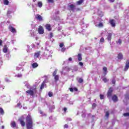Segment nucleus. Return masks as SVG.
<instances>
[{
  "label": "nucleus",
  "mask_w": 129,
  "mask_h": 129,
  "mask_svg": "<svg viewBox=\"0 0 129 129\" xmlns=\"http://www.w3.org/2000/svg\"><path fill=\"white\" fill-rule=\"evenodd\" d=\"M38 7H39V8H42V7H43V3H42V2H38Z\"/></svg>",
  "instance_id": "28"
},
{
  "label": "nucleus",
  "mask_w": 129,
  "mask_h": 129,
  "mask_svg": "<svg viewBox=\"0 0 129 129\" xmlns=\"http://www.w3.org/2000/svg\"><path fill=\"white\" fill-rule=\"evenodd\" d=\"M82 117H85L86 116V110H84L82 112Z\"/></svg>",
  "instance_id": "25"
},
{
  "label": "nucleus",
  "mask_w": 129,
  "mask_h": 129,
  "mask_svg": "<svg viewBox=\"0 0 129 129\" xmlns=\"http://www.w3.org/2000/svg\"><path fill=\"white\" fill-rule=\"evenodd\" d=\"M4 4L6 6H9V2L8 0H3Z\"/></svg>",
  "instance_id": "27"
},
{
  "label": "nucleus",
  "mask_w": 129,
  "mask_h": 129,
  "mask_svg": "<svg viewBox=\"0 0 129 129\" xmlns=\"http://www.w3.org/2000/svg\"><path fill=\"white\" fill-rule=\"evenodd\" d=\"M0 113L2 115L5 114V111H4V109L2 108H0Z\"/></svg>",
  "instance_id": "32"
},
{
  "label": "nucleus",
  "mask_w": 129,
  "mask_h": 129,
  "mask_svg": "<svg viewBox=\"0 0 129 129\" xmlns=\"http://www.w3.org/2000/svg\"><path fill=\"white\" fill-rule=\"evenodd\" d=\"M45 28L48 31H51V25L49 24L45 25Z\"/></svg>",
  "instance_id": "16"
},
{
  "label": "nucleus",
  "mask_w": 129,
  "mask_h": 129,
  "mask_svg": "<svg viewBox=\"0 0 129 129\" xmlns=\"http://www.w3.org/2000/svg\"><path fill=\"white\" fill-rule=\"evenodd\" d=\"M67 120L68 121H71V120H72V119H71V118H67Z\"/></svg>",
  "instance_id": "55"
},
{
  "label": "nucleus",
  "mask_w": 129,
  "mask_h": 129,
  "mask_svg": "<svg viewBox=\"0 0 129 129\" xmlns=\"http://www.w3.org/2000/svg\"><path fill=\"white\" fill-rule=\"evenodd\" d=\"M117 44H119V45H120V44H121V40L120 39H118L117 41H116Z\"/></svg>",
  "instance_id": "39"
},
{
  "label": "nucleus",
  "mask_w": 129,
  "mask_h": 129,
  "mask_svg": "<svg viewBox=\"0 0 129 129\" xmlns=\"http://www.w3.org/2000/svg\"><path fill=\"white\" fill-rule=\"evenodd\" d=\"M104 42V38L103 37H101L100 39V43H101V44H103Z\"/></svg>",
  "instance_id": "33"
},
{
  "label": "nucleus",
  "mask_w": 129,
  "mask_h": 129,
  "mask_svg": "<svg viewBox=\"0 0 129 129\" xmlns=\"http://www.w3.org/2000/svg\"><path fill=\"white\" fill-rule=\"evenodd\" d=\"M64 46V43H61L59 44V47L60 48H62V47Z\"/></svg>",
  "instance_id": "47"
},
{
  "label": "nucleus",
  "mask_w": 129,
  "mask_h": 129,
  "mask_svg": "<svg viewBox=\"0 0 129 129\" xmlns=\"http://www.w3.org/2000/svg\"><path fill=\"white\" fill-rule=\"evenodd\" d=\"M112 99L113 100V101L114 102H116L117 101V96H116V95H114L112 97Z\"/></svg>",
  "instance_id": "13"
},
{
  "label": "nucleus",
  "mask_w": 129,
  "mask_h": 129,
  "mask_svg": "<svg viewBox=\"0 0 129 129\" xmlns=\"http://www.w3.org/2000/svg\"><path fill=\"white\" fill-rule=\"evenodd\" d=\"M66 50V48H65V47H63V48H61V51L62 52H65Z\"/></svg>",
  "instance_id": "49"
},
{
  "label": "nucleus",
  "mask_w": 129,
  "mask_h": 129,
  "mask_svg": "<svg viewBox=\"0 0 129 129\" xmlns=\"http://www.w3.org/2000/svg\"><path fill=\"white\" fill-rule=\"evenodd\" d=\"M48 96H49V97H52L53 96V93H52L51 92H48Z\"/></svg>",
  "instance_id": "37"
},
{
  "label": "nucleus",
  "mask_w": 129,
  "mask_h": 129,
  "mask_svg": "<svg viewBox=\"0 0 129 129\" xmlns=\"http://www.w3.org/2000/svg\"><path fill=\"white\" fill-rule=\"evenodd\" d=\"M6 57L7 58H11V55H10V53L6 54Z\"/></svg>",
  "instance_id": "48"
},
{
  "label": "nucleus",
  "mask_w": 129,
  "mask_h": 129,
  "mask_svg": "<svg viewBox=\"0 0 129 129\" xmlns=\"http://www.w3.org/2000/svg\"><path fill=\"white\" fill-rule=\"evenodd\" d=\"M112 37V33H108L107 35L108 41H111Z\"/></svg>",
  "instance_id": "15"
},
{
  "label": "nucleus",
  "mask_w": 129,
  "mask_h": 129,
  "mask_svg": "<svg viewBox=\"0 0 129 129\" xmlns=\"http://www.w3.org/2000/svg\"><path fill=\"white\" fill-rule=\"evenodd\" d=\"M27 49L26 50L27 53H30V46H29L28 45H27Z\"/></svg>",
  "instance_id": "36"
},
{
  "label": "nucleus",
  "mask_w": 129,
  "mask_h": 129,
  "mask_svg": "<svg viewBox=\"0 0 129 129\" xmlns=\"http://www.w3.org/2000/svg\"><path fill=\"white\" fill-rule=\"evenodd\" d=\"M19 120L22 126H25V125H26V122H25V121L24 120V117L20 118Z\"/></svg>",
  "instance_id": "7"
},
{
  "label": "nucleus",
  "mask_w": 129,
  "mask_h": 129,
  "mask_svg": "<svg viewBox=\"0 0 129 129\" xmlns=\"http://www.w3.org/2000/svg\"><path fill=\"white\" fill-rule=\"evenodd\" d=\"M112 91H113V90L112 89V88H110L109 89L108 91L107 97H108V98H109V99H110V98H111V95L112 94Z\"/></svg>",
  "instance_id": "4"
},
{
  "label": "nucleus",
  "mask_w": 129,
  "mask_h": 129,
  "mask_svg": "<svg viewBox=\"0 0 129 129\" xmlns=\"http://www.w3.org/2000/svg\"><path fill=\"white\" fill-rule=\"evenodd\" d=\"M28 94H30L31 96H34L37 93V90L36 89H30L26 92Z\"/></svg>",
  "instance_id": "3"
},
{
  "label": "nucleus",
  "mask_w": 129,
  "mask_h": 129,
  "mask_svg": "<svg viewBox=\"0 0 129 129\" xmlns=\"http://www.w3.org/2000/svg\"><path fill=\"white\" fill-rule=\"evenodd\" d=\"M9 29L12 33H17V31L16 30V29H15V28H14L13 26H10L9 27Z\"/></svg>",
  "instance_id": "10"
},
{
  "label": "nucleus",
  "mask_w": 129,
  "mask_h": 129,
  "mask_svg": "<svg viewBox=\"0 0 129 129\" xmlns=\"http://www.w3.org/2000/svg\"><path fill=\"white\" fill-rule=\"evenodd\" d=\"M98 27H99V28H102L103 27V24L102 23H99Z\"/></svg>",
  "instance_id": "35"
},
{
  "label": "nucleus",
  "mask_w": 129,
  "mask_h": 129,
  "mask_svg": "<svg viewBox=\"0 0 129 129\" xmlns=\"http://www.w3.org/2000/svg\"><path fill=\"white\" fill-rule=\"evenodd\" d=\"M118 59L120 60H122L123 58V55H122V53H119L117 56Z\"/></svg>",
  "instance_id": "18"
},
{
  "label": "nucleus",
  "mask_w": 129,
  "mask_h": 129,
  "mask_svg": "<svg viewBox=\"0 0 129 129\" xmlns=\"http://www.w3.org/2000/svg\"><path fill=\"white\" fill-rule=\"evenodd\" d=\"M57 70H55L54 72L53 73V76H55L56 74H57Z\"/></svg>",
  "instance_id": "42"
},
{
  "label": "nucleus",
  "mask_w": 129,
  "mask_h": 129,
  "mask_svg": "<svg viewBox=\"0 0 129 129\" xmlns=\"http://www.w3.org/2000/svg\"><path fill=\"white\" fill-rule=\"evenodd\" d=\"M3 45V41L0 39V46H2Z\"/></svg>",
  "instance_id": "60"
},
{
  "label": "nucleus",
  "mask_w": 129,
  "mask_h": 129,
  "mask_svg": "<svg viewBox=\"0 0 129 129\" xmlns=\"http://www.w3.org/2000/svg\"><path fill=\"white\" fill-rule=\"evenodd\" d=\"M103 71H104V74L105 76L107 74V68L105 67L103 68Z\"/></svg>",
  "instance_id": "17"
},
{
  "label": "nucleus",
  "mask_w": 129,
  "mask_h": 129,
  "mask_svg": "<svg viewBox=\"0 0 129 129\" xmlns=\"http://www.w3.org/2000/svg\"><path fill=\"white\" fill-rule=\"evenodd\" d=\"M16 70H21V68H20L19 67H16Z\"/></svg>",
  "instance_id": "61"
},
{
  "label": "nucleus",
  "mask_w": 129,
  "mask_h": 129,
  "mask_svg": "<svg viewBox=\"0 0 129 129\" xmlns=\"http://www.w3.org/2000/svg\"><path fill=\"white\" fill-rule=\"evenodd\" d=\"M105 116L107 117V118H108V116H109V112L108 111L106 112Z\"/></svg>",
  "instance_id": "34"
},
{
  "label": "nucleus",
  "mask_w": 129,
  "mask_h": 129,
  "mask_svg": "<svg viewBox=\"0 0 129 129\" xmlns=\"http://www.w3.org/2000/svg\"><path fill=\"white\" fill-rule=\"evenodd\" d=\"M33 68H37L38 67V63L34 62L32 64Z\"/></svg>",
  "instance_id": "26"
},
{
  "label": "nucleus",
  "mask_w": 129,
  "mask_h": 129,
  "mask_svg": "<svg viewBox=\"0 0 129 129\" xmlns=\"http://www.w3.org/2000/svg\"><path fill=\"white\" fill-rule=\"evenodd\" d=\"M12 13V11H8L7 12V16L8 17H10V15H11V14Z\"/></svg>",
  "instance_id": "38"
},
{
  "label": "nucleus",
  "mask_w": 129,
  "mask_h": 129,
  "mask_svg": "<svg viewBox=\"0 0 129 129\" xmlns=\"http://www.w3.org/2000/svg\"><path fill=\"white\" fill-rule=\"evenodd\" d=\"M112 84H115V80L113 79V80H112Z\"/></svg>",
  "instance_id": "52"
},
{
  "label": "nucleus",
  "mask_w": 129,
  "mask_h": 129,
  "mask_svg": "<svg viewBox=\"0 0 129 129\" xmlns=\"http://www.w3.org/2000/svg\"><path fill=\"white\" fill-rule=\"evenodd\" d=\"M84 2V0H80L76 2L77 6H80V5H82V3Z\"/></svg>",
  "instance_id": "21"
},
{
  "label": "nucleus",
  "mask_w": 129,
  "mask_h": 129,
  "mask_svg": "<svg viewBox=\"0 0 129 129\" xmlns=\"http://www.w3.org/2000/svg\"><path fill=\"white\" fill-rule=\"evenodd\" d=\"M68 61H70V62H71V61H72V57H70L68 59Z\"/></svg>",
  "instance_id": "63"
},
{
  "label": "nucleus",
  "mask_w": 129,
  "mask_h": 129,
  "mask_svg": "<svg viewBox=\"0 0 129 129\" xmlns=\"http://www.w3.org/2000/svg\"><path fill=\"white\" fill-rule=\"evenodd\" d=\"M69 103H70V104H73V101H70Z\"/></svg>",
  "instance_id": "64"
},
{
  "label": "nucleus",
  "mask_w": 129,
  "mask_h": 129,
  "mask_svg": "<svg viewBox=\"0 0 129 129\" xmlns=\"http://www.w3.org/2000/svg\"><path fill=\"white\" fill-rule=\"evenodd\" d=\"M103 81L105 83H106V82H108V81H109V80L106 79V78H104L102 79Z\"/></svg>",
  "instance_id": "31"
},
{
  "label": "nucleus",
  "mask_w": 129,
  "mask_h": 129,
  "mask_svg": "<svg viewBox=\"0 0 129 129\" xmlns=\"http://www.w3.org/2000/svg\"><path fill=\"white\" fill-rule=\"evenodd\" d=\"M3 60H2V59L0 58V66H2V65H3Z\"/></svg>",
  "instance_id": "53"
},
{
  "label": "nucleus",
  "mask_w": 129,
  "mask_h": 129,
  "mask_svg": "<svg viewBox=\"0 0 129 129\" xmlns=\"http://www.w3.org/2000/svg\"><path fill=\"white\" fill-rule=\"evenodd\" d=\"M8 50H9V48H8V46H7V45H5L3 48V52L4 53H7V52H8Z\"/></svg>",
  "instance_id": "20"
},
{
  "label": "nucleus",
  "mask_w": 129,
  "mask_h": 129,
  "mask_svg": "<svg viewBox=\"0 0 129 129\" xmlns=\"http://www.w3.org/2000/svg\"><path fill=\"white\" fill-rule=\"evenodd\" d=\"M40 54H41V51H39L37 52H35L34 54V57L36 58H39L40 56Z\"/></svg>",
  "instance_id": "14"
},
{
  "label": "nucleus",
  "mask_w": 129,
  "mask_h": 129,
  "mask_svg": "<svg viewBox=\"0 0 129 129\" xmlns=\"http://www.w3.org/2000/svg\"><path fill=\"white\" fill-rule=\"evenodd\" d=\"M79 65H80V66H83V63L82 62H80Z\"/></svg>",
  "instance_id": "59"
},
{
  "label": "nucleus",
  "mask_w": 129,
  "mask_h": 129,
  "mask_svg": "<svg viewBox=\"0 0 129 129\" xmlns=\"http://www.w3.org/2000/svg\"><path fill=\"white\" fill-rule=\"evenodd\" d=\"M78 61H81L82 60V55L81 53L78 54Z\"/></svg>",
  "instance_id": "22"
},
{
  "label": "nucleus",
  "mask_w": 129,
  "mask_h": 129,
  "mask_svg": "<svg viewBox=\"0 0 129 129\" xmlns=\"http://www.w3.org/2000/svg\"><path fill=\"white\" fill-rule=\"evenodd\" d=\"M79 83H82L83 82V79L80 78L78 80Z\"/></svg>",
  "instance_id": "40"
},
{
  "label": "nucleus",
  "mask_w": 129,
  "mask_h": 129,
  "mask_svg": "<svg viewBox=\"0 0 129 129\" xmlns=\"http://www.w3.org/2000/svg\"><path fill=\"white\" fill-rule=\"evenodd\" d=\"M92 106H93V107L94 108V107H95L96 106V104L93 103V104H92Z\"/></svg>",
  "instance_id": "58"
},
{
  "label": "nucleus",
  "mask_w": 129,
  "mask_h": 129,
  "mask_svg": "<svg viewBox=\"0 0 129 129\" xmlns=\"http://www.w3.org/2000/svg\"><path fill=\"white\" fill-rule=\"evenodd\" d=\"M54 77L55 81H58V80H59V76L56 75L54 76Z\"/></svg>",
  "instance_id": "30"
},
{
  "label": "nucleus",
  "mask_w": 129,
  "mask_h": 129,
  "mask_svg": "<svg viewBox=\"0 0 129 129\" xmlns=\"http://www.w3.org/2000/svg\"><path fill=\"white\" fill-rule=\"evenodd\" d=\"M68 127H69L68 124H66L64 125V128H68Z\"/></svg>",
  "instance_id": "50"
},
{
  "label": "nucleus",
  "mask_w": 129,
  "mask_h": 129,
  "mask_svg": "<svg viewBox=\"0 0 129 129\" xmlns=\"http://www.w3.org/2000/svg\"><path fill=\"white\" fill-rule=\"evenodd\" d=\"M24 84H25V86H26V87H27L28 89H32V87H31V85H30V84L28 83V82H24Z\"/></svg>",
  "instance_id": "12"
},
{
  "label": "nucleus",
  "mask_w": 129,
  "mask_h": 129,
  "mask_svg": "<svg viewBox=\"0 0 129 129\" xmlns=\"http://www.w3.org/2000/svg\"><path fill=\"white\" fill-rule=\"evenodd\" d=\"M52 50L50 51L49 52V55H47L48 57H49V56H50V55H51V54H52Z\"/></svg>",
  "instance_id": "57"
},
{
  "label": "nucleus",
  "mask_w": 129,
  "mask_h": 129,
  "mask_svg": "<svg viewBox=\"0 0 129 129\" xmlns=\"http://www.w3.org/2000/svg\"><path fill=\"white\" fill-rule=\"evenodd\" d=\"M68 9L69 11H72V12H77V11L80 10L79 8H77L75 5L71 4H68Z\"/></svg>",
  "instance_id": "2"
},
{
  "label": "nucleus",
  "mask_w": 129,
  "mask_h": 129,
  "mask_svg": "<svg viewBox=\"0 0 129 129\" xmlns=\"http://www.w3.org/2000/svg\"><path fill=\"white\" fill-rule=\"evenodd\" d=\"M11 124L12 127H16V126L17 125V124H16V122H15V121L11 122Z\"/></svg>",
  "instance_id": "24"
},
{
  "label": "nucleus",
  "mask_w": 129,
  "mask_h": 129,
  "mask_svg": "<svg viewBox=\"0 0 129 129\" xmlns=\"http://www.w3.org/2000/svg\"><path fill=\"white\" fill-rule=\"evenodd\" d=\"M50 36V38H52V37H53V33H52V32H51L50 33V35H49Z\"/></svg>",
  "instance_id": "56"
},
{
  "label": "nucleus",
  "mask_w": 129,
  "mask_h": 129,
  "mask_svg": "<svg viewBox=\"0 0 129 129\" xmlns=\"http://www.w3.org/2000/svg\"><path fill=\"white\" fill-rule=\"evenodd\" d=\"M26 125L27 129H33V119L30 114L26 117Z\"/></svg>",
  "instance_id": "1"
},
{
  "label": "nucleus",
  "mask_w": 129,
  "mask_h": 129,
  "mask_svg": "<svg viewBox=\"0 0 129 129\" xmlns=\"http://www.w3.org/2000/svg\"><path fill=\"white\" fill-rule=\"evenodd\" d=\"M78 89H77V88H75L73 89V88H70V91H71V92H73V91H78Z\"/></svg>",
  "instance_id": "23"
},
{
  "label": "nucleus",
  "mask_w": 129,
  "mask_h": 129,
  "mask_svg": "<svg viewBox=\"0 0 129 129\" xmlns=\"http://www.w3.org/2000/svg\"><path fill=\"white\" fill-rule=\"evenodd\" d=\"M45 52L46 53V52H49V48H48V47H46L45 48Z\"/></svg>",
  "instance_id": "45"
},
{
  "label": "nucleus",
  "mask_w": 129,
  "mask_h": 129,
  "mask_svg": "<svg viewBox=\"0 0 129 129\" xmlns=\"http://www.w3.org/2000/svg\"><path fill=\"white\" fill-rule=\"evenodd\" d=\"M49 119L50 121H54V120H56V117H53V116H50L49 117Z\"/></svg>",
  "instance_id": "19"
},
{
  "label": "nucleus",
  "mask_w": 129,
  "mask_h": 129,
  "mask_svg": "<svg viewBox=\"0 0 129 129\" xmlns=\"http://www.w3.org/2000/svg\"><path fill=\"white\" fill-rule=\"evenodd\" d=\"M59 11H56L55 14V15H59Z\"/></svg>",
  "instance_id": "54"
},
{
  "label": "nucleus",
  "mask_w": 129,
  "mask_h": 129,
  "mask_svg": "<svg viewBox=\"0 0 129 129\" xmlns=\"http://www.w3.org/2000/svg\"><path fill=\"white\" fill-rule=\"evenodd\" d=\"M35 19L39 22H43V21H44V19H43V17L39 14H37L35 15Z\"/></svg>",
  "instance_id": "5"
},
{
  "label": "nucleus",
  "mask_w": 129,
  "mask_h": 129,
  "mask_svg": "<svg viewBox=\"0 0 129 129\" xmlns=\"http://www.w3.org/2000/svg\"><path fill=\"white\" fill-rule=\"evenodd\" d=\"M15 77H18V78H21L23 77V75L21 74H18L17 75H15Z\"/></svg>",
  "instance_id": "29"
},
{
  "label": "nucleus",
  "mask_w": 129,
  "mask_h": 129,
  "mask_svg": "<svg viewBox=\"0 0 129 129\" xmlns=\"http://www.w3.org/2000/svg\"><path fill=\"white\" fill-rule=\"evenodd\" d=\"M46 83H47V80H45L42 83L40 87V89H44V87L46 86Z\"/></svg>",
  "instance_id": "11"
},
{
  "label": "nucleus",
  "mask_w": 129,
  "mask_h": 129,
  "mask_svg": "<svg viewBox=\"0 0 129 129\" xmlns=\"http://www.w3.org/2000/svg\"><path fill=\"white\" fill-rule=\"evenodd\" d=\"M122 6V3H119L117 4V6L119 7V8H120Z\"/></svg>",
  "instance_id": "41"
},
{
  "label": "nucleus",
  "mask_w": 129,
  "mask_h": 129,
  "mask_svg": "<svg viewBox=\"0 0 129 129\" xmlns=\"http://www.w3.org/2000/svg\"><path fill=\"white\" fill-rule=\"evenodd\" d=\"M57 30L58 31H61V30H62V27H58Z\"/></svg>",
  "instance_id": "62"
},
{
  "label": "nucleus",
  "mask_w": 129,
  "mask_h": 129,
  "mask_svg": "<svg viewBox=\"0 0 129 129\" xmlns=\"http://www.w3.org/2000/svg\"><path fill=\"white\" fill-rule=\"evenodd\" d=\"M48 3H51V4H53L54 3V0H47Z\"/></svg>",
  "instance_id": "51"
},
{
  "label": "nucleus",
  "mask_w": 129,
  "mask_h": 129,
  "mask_svg": "<svg viewBox=\"0 0 129 129\" xmlns=\"http://www.w3.org/2000/svg\"><path fill=\"white\" fill-rule=\"evenodd\" d=\"M17 106L18 107H19V108H22V105H21V104L20 103H18L17 104Z\"/></svg>",
  "instance_id": "46"
},
{
  "label": "nucleus",
  "mask_w": 129,
  "mask_h": 129,
  "mask_svg": "<svg viewBox=\"0 0 129 129\" xmlns=\"http://www.w3.org/2000/svg\"><path fill=\"white\" fill-rule=\"evenodd\" d=\"M38 32L40 35H43V34H44V29L43 28V27L40 26L38 29Z\"/></svg>",
  "instance_id": "6"
},
{
  "label": "nucleus",
  "mask_w": 129,
  "mask_h": 129,
  "mask_svg": "<svg viewBox=\"0 0 129 129\" xmlns=\"http://www.w3.org/2000/svg\"><path fill=\"white\" fill-rule=\"evenodd\" d=\"M109 23L110 24L111 27L114 28L115 27V21L113 19L109 20Z\"/></svg>",
  "instance_id": "8"
},
{
  "label": "nucleus",
  "mask_w": 129,
  "mask_h": 129,
  "mask_svg": "<svg viewBox=\"0 0 129 129\" xmlns=\"http://www.w3.org/2000/svg\"><path fill=\"white\" fill-rule=\"evenodd\" d=\"M100 99H104V95L101 94L100 95Z\"/></svg>",
  "instance_id": "43"
},
{
  "label": "nucleus",
  "mask_w": 129,
  "mask_h": 129,
  "mask_svg": "<svg viewBox=\"0 0 129 129\" xmlns=\"http://www.w3.org/2000/svg\"><path fill=\"white\" fill-rule=\"evenodd\" d=\"M129 68V60H127L125 63V66L124 69V71H127Z\"/></svg>",
  "instance_id": "9"
},
{
  "label": "nucleus",
  "mask_w": 129,
  "mask_h": 129,
  "mask_svg": "<svg viewBox=\"0 0 129 129\" xmlns=\"http://www.w3.org/2000/svg\"><path fill=\"white\" fill-rule=\"evenodd\" d=\"M123 115L124 116H129V112L124 113Z\"/></svg>",
  "instance_id": "44"
}]
</instances>
